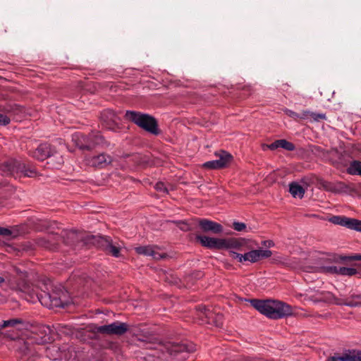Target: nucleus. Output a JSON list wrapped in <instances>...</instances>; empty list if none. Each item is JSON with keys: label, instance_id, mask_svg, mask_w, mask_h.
I'll list each match as a JSON object with an SVG mask.
<instances>
[{"label": "nucleus", "instance_id": "nucleus-1", "mask_svg": "<svg viewBox=\"0 0 361 361\" xmlns=\"http://www.w3.org/2000/svg\"><path fill=\"white\" fill-rule=\"evenodd\" d=\"M6 328H10L11 330L6 331L4 336L12 340L18 338L17 334H14V331L20 332L21 338L18 340V350L25 360H28L29 358L37 354V350L32 345H42L50 341L49 327L35 326L20 319L12 318L0 322V331Z\"/></svg>", "mask_w": 361, "mask_h": 361}, {"label": "nucleus", "instance_id": "nucleus-2", "mask_svg": "<svg viewBox=\"0 0 361 361\" xmlns=\"http://www.w3.org/2000/svg\"><path fill=\"white\" fill-rule=\"evenodd\" d=\"M250 303L260 313L270 319H280L293 314L291 307L279 300H251Z\"/></svg>", "mask_w": 361, "mask_h": 361}, {"label": "nucleus", "instance_id": "nucleus-3", "mask_svg": "<svg viewBox=\"0 0 361 361\" xmlns=\"http://www.w3.org/2000/svg\"><path fill=\"white\" fill-rule=\"evenodd\" d=\"M306 299L314 302L322 301L338 305H344L350 307H355L361 305V294H353L350 298L344 300L336 298L333 293L330 292H320L317 293L316 295L307 294Z\"/></svg>", "mask_w": 361, "mask_h": 361}, {"label": "nucleus", "instance_id": "nucleus-4", "mask_svg": "<svg viewBox=\"0 0 361 361\" xmlns=\"http://www.w3.org/2000/svg\"><path fill=\"white\" fill-rule=\"evenodd\" d=\"M146 348L154 350L156 352L153 354L154 356H157L159 358H164V356L161 355L167 353L169 355L173 357H177L179 354L192 351V348H189L185 344L167 343L165 344L161 343H152L147 342Z\"/></svg>", "mask_w": 361, "mask_h": 361}, {"label": "nucleus", "instance_id": "nucleus-5", "mask_svg": "<svg viewBox=\"0 0 361 361\" xmlns=\"http://www.w3.org/2000/svg\"><path fill=\"white\" fill-rule=\"evenodd\" d=\"M0 171L4 176L22 174L24 176L34 177L37 175L35 168L27 166L24 163L14 159H11L3 163L0 166Z\"/></svg>", "mask_w": 361, "mask_h": 361}, {"label": "nucleus", "instance_id": "nucleus-6", "mask_svg": "<svg viewBox=\"0 0 361 361\" xmlns=\"http://www.w3.org/2000/svg\"><path fill=\"white\" fill-rule=\"evenodd\" d=\"M125 117L134 122L138 126L153 134H157V125L155 119L147 115L137 111H127Z\"/></svg>", "mask_w": 361, "mask_h": 361}, {"label": "nucleus", "instance_id": "nucleus-7", "mask_svg": "<svg viewBox=\"0 0 361 361\" xmlns=\"http://www.w3.org/2000/svg\"><path fill=\"white\" fill-rule=\"evenodd\" d=\"M271 255V250L262 249L251 250L244 254H240L234 251L230 252V257L241 263L245 262L255 263L262 259L270 257Z\"/></svg>", "mask_w": 361, "mask_h": 361}, {"label": "nucleus", "instance_id": "nucleus-8", "mask_svg": "<svg viewBox=\"0 0 361 361\" xmlns=\"http://www.w3.org/2000/svg\"><path fill=\"white\" fill-rule=\"evenodd\" d=\"M221 249L228 250L231 251H247L252 249L250 240L243 238H222Z\"/></svg>", "mask_w": 361, "mask_h": 361}, {"label": "nucleus", "instance_id": "nucleus-9", "mask_svg": "<svg viewBox=\"0 0 361 361\" xmlns=\"http://www.w3.org/2000/svg\"><path fill=\"white\" fill-rule=\"evenodd\" d=\"M128 329V325L125 322H115L110 324L97 326L95 330L97 333L105 335H123Z\"/></svg>", "mask_w": 361, "mask_h": 361}, {"label": "nucleus", "instance_id": "nucleus-10", "mask_svg": "<svg viewBox=\"0 0 361 361\" xmlns=\"http://www.w3.org/2000/svg\"><path fill=\"white\" fill-rule=\"evenodd\" d=\"M102 245L104 250L109 255L115 257L121 256V252L124 248V245L121 241H113L109 237L102 238Z\"/></svg>", "mask_w": 361, "mask_h": 361}, {"label": "nucleus", "instance_id": "nucleus-11", "mask_svg": "<svg viewBox=\"0 0 361 361\" xmlns=\"http://www.w3.org/2000/svg\"><path fill=\"white\" fill-rule=\"evenodd\" d=\"M216 156L219 157L218 159L207 161L203 164V166L209 169H219L226 166L232 159V156L225 151L216 153Z\"/></svg>", "mask_w": 361, "mask_h": 361}, {"label": "nucleus", "instance_id": "nucleus-12", "mask_svg": "<svg viewBox=\"0 0 361 361\" xmlns=\"http://www.w3.org/2000/svg\"><path fill=\"white\" fill-rule=\"evenodd\" d=\"M135 251L139 255L149 256L154 259H160L166 257V254L162 252L161 249L157 246H140L135 247Z\"/></svg>", "mask_w": 361, "mask_h": 361}, {"label": "nucleus", "instance_id": "nucleus-13", "mask_svg": "<svg viewBox=\"0 0 361 361\" xmlns=\"http://www.w3.org/2000/svg\"><path fill=\"white\" fill-rule=\"evenodd\" d=\"M198 312L201 319L205 318L207 319V323L214 324L216 326H221L222 325L223 316L221 314L214 313L204 306L199 307Z\"/></svg>", "mask_w": 361, "mask_h": 361}, {"label": "nucleus", "instance_id": "nucleus-14", "mask_svg": "<svg viewBox=\"0 0 361 361\" xmlns=\"http://www.w3.org/2000/svg\"><path fill=\"white\" fill-rule=\"evenodd\" d=\"M86 164L92 167L104 168L111 163V158L105 154H100L86 159Z\"/></svg>", "mask_w": 361, "mask_h": 361}, {"label": "nucleus", "instance_id": "nucleus-15", "mask_svg": "<svg viewBox=\"0 0 361 361\" xmlns=\"http://www.w3.org/2000/svg\"><path fill=\"white\" fill-rule=\"evenodd\" d=\"M196 239L203 247H207L209 249L221 250L222 238L197 235Z\"/></svg>", "mask_w": 361, "mask_h": 361}, {"label": "nucleus", "instance_id": "nucleus-16", "mask_svg": "<svg viewBox=\"0 0 361 361\" xmlns=\"http://www.w3.org/2000/svg\"><path fill=\"white\" fill-rule=\"evenodd\" d=\"M199 226L203 232H211L214 234L223 232V227L221 224L206 219L199 220Z\"/></svg>", "mask_w": 361, "mask_h": 361}, {"label": "nucleus", "instance_id": "nucleus-17", "mask_svg": "<svg viewBox=\"0 0 361 361\" xmlns=\"http://www.w3.org/2000/svg\"><path fill=\"white\" fill-rule=\"evenodd\" d=\"M51 147L47 144L40 145L32 154V156L38 159L43 161L47 157L53 156Z\"/></svg>", "mask_w": 361, "mask_h": 361}, {"label": "nucleus", "instance_id": "nucleus-18", "mask_svg": "<svg viewBox=\"0 0 361 361\" xmlns=\"http://www.w3.org/2000/svg\"><path fill=\"white\" fill-rule=\"evenodd\" d=\"M307 189V184H300L298 182H292L289 184V192L294 198L302 199L305 190Z\"/></svg>", "mask_w": 361, "mask_h": 361}, {"label": "nucleus", "instance_id": "nucleus-19", "mask_svg": "<svg viewBox=\"0 0 361 361\" xmlns=\"http://www.w3.org/2000/svg\"><path fill=\"white\" fill-rule=\"evenodd\" d=\"M81 138L82 141L81 140L80 142L77 143V145L81 148V149H90L94 145H97L100 143V140L102 139L101 136L99 135H97L94 137V140H92V143H89L87 142V140H89L90 138L86 137L80 134H75L73 137V140L75 139H80Z\"/></svg>", "mask_w": 361, "mask_h": 361}, {"label": "nucleus", "instance_id": "nucleus-20", "mask_svg": "<svg viewBox=\"0 0 361 361\" xmlns=\"http://www.w3.org/2000/svg\"><path fill=\"white\" fill-rule=\"evenodd\" d=\"M9 286L11 288L23 293H31L30 285L25 281H21L18 283H14L13 281H9Z\"/></svg>", "mask_w": 361, "mask_h": 361}, {"label": "nucleus", "instance_id": "nucleus-21", "mask_svg": "<svg viewBox=\"0 0 361 361\" xmlns=\"http://www.w3.org/2000/svg\"><path fill=\"white\" fill-rule=\"evenodd\" d=\"M39 299L42 305H44L50 308L54 307H63V303L60 299L49 295H47L45 296V298H42L43 300H42L40 298Z\"/></svg>", "mask_w": 361, "mask_h": 361}, {"label": "nucleus", "instance_id": "nucleus-22", "mask_svg": "<svg viewBox=\"0 0 361 361\" xmlns=\"http://www.w3.org/2000/svg\"><path fill=\"white\" fill-rule=\"evenodd\" d=\"M101 118L103 121L106 122L107 125L117 123V116L111 110H106L102 113Z\"/></svg>", "mask_w": 361, "mask_h": 361}, {"label": "nucleus", "instance_id": "nucleus-23", "mask_svg": "<svg viewBox=\"0 0 361 361\" xmlns=\"http://www.w3.org/2000/svg\"><path fill=\"white\" fill-rule=\"evenodd\" d=\"M340 266L336 265H330V266H323L320 267L316 268V271L329 274H337L338 275V270Z\"/></svg>", "mask_w": 361, "mask_h": 361}, {"label": "nucleus", "instance_id": "nucleus-24", "mask_svg": "<svg viewBox=\"0 0 361 361\" xmlns=\"http://www.w3.org/2000/svg\"><path fill=\"white\" fill-rule=\"evenodd\" d=\"M347 171L351 175H359L361 174V161H352L347 169Z\"/></svg>", "mask_w": 361, "mask_h": 361}, {"label": "nucleus", "instance_id": "nucleus-25", "mask_svg": "<svg viewBox=\"0 0 361 361\" xmlns=\"http://www.w3.org/2000/svg\"><path fill=\"white\" fill-rule=\"evenodd\" d=\"M350 219L345 216H334L330 219V221L334 224L345 226L348 228Z\"/></svg>", "mask_w": 361, "mask_h": 361}, {"label": "nucleus", "instance_id": "nucleus-26", "mask_svg": "<svg viewBox=\"0 0 361 361\" xmlns=\"http://www.w3.org/2000/svg\"><path fill=\"white\" fill-rule=\"evenodd\" d=\"M357 273V269L354 268H349L345 267H340L338 270V275L352 276Z\"/></svg>", "mask_w": 361, "mask_h": 361}, {"label": "nucleus", "instance_id": "nucleus-27", "mask_svg": "<svg viewBox=\"0 0 361 361\" xmlns=\"http://www.w3.org/2000/svg\"><path fill=\"white\" fill-rule=\"evenodd\" d=\"M233 228L235 231H239V232H242V231L249 232L251 230L250 228L247 227L245 224L242 223V222H237V221L233 222Z\"/></svg>", "mask_w": 361, "mask_h": 361}, {"label": "nucleus", "instance_id": "nucleus-28", "mask_svg": "<svg viewBox=\"0 0 361 361\" xmlns=\"http://www.w3.org/2000/svg\"><path fill=\"white\" fill-rule=\"evenodd\" d=\"M279 145L280 147L285 149L288 151H293L295 149V145L290 142L287 141L286 140H279Z\"/></svg>", "mask_w": 361, "mask_h": 361}, {"label": "nucleus", "instance_id": "nucleus-29", "mask_svg": "<svg viewBox=\"0 0 361 361\" xmlns=\"http://www.w3.org/2000/svg\"><path fill=\"white\" fill-rule=\"evenodd\" d=\"M348 228L361 232V221L355 219H350Z\"/></svg>", "mask_w": 361, "mask_h": 361}, {"label": "nucleus", "instance_id": "nucleus-30", "mask_svg": "<svg viewBox=\"0 0 361 361\" xmlns=\"http://www.w3.org/2000/svg\"><path fill=\"white\" fill-rule=\"evenodd\" d=\"M346 361H361V352H353L345 355Z\"/></svg>", "mask_w": 361, "mask_h": 361}, {"label": "nucleus", "instance_id": "nucleus-31", "mask_svg": "<svg viewBox=\"0 0 361 361\" xmlns=\"http://www.w3.org/2000/svg\"><path fill=\"white\" fill-rule=\"evenodd\" d=\"M284 112L286 113V114L287 116H288L289 117H290V118H292L293 119H295V120L298 119V118H306V115H305V111H303L302 116H300L296 112H295V111H293L292 110L288 109H285Z\"/></svg>", "mask_w": 361, "mask_h": 361}, {"label": "nucleus", "instance_id": "nucleus-32", "mask_svg": "<svg viewBox=\"0 0 361 361\" xmlns=\"http://www.w3.org/2000/svg\"><path fill=\"white\" fill-rule=\"evenodd\" d=\"M305 113L306 117L310 115L314 119V121H316L321 120V119L322 120L326 119V115L324 114H316V113L310 112L309 111H305Z\"/></svg>", "mask_w": 361, "mask_h": 361}, {"label": "nucleus", "instance_id": "nucleus-33", "mask_svg": "<svg viewBox=\"0 0 361 361\" xmlns=\"http://www.w3.org/2000/svg\"><path fill=\"white\" fill-rule=\"evenodd\" d=\"M154 188L156 189V190H157L158 192H163V193H168L169 192V189L165 185V184L162 182H158L155 184L154 185Z\"/></svg>", "mask_w": 361, "mask_h": 361}, {"label": "nucleus", "instance_id": "nucleus-34", "mask_svg": "<svg viewBox=\"0 0 361 361\" xmlns=\"http://www.w3.org/2000/svg\"><path fill=\"white\" fill-rule=\"evenodd\" d=\"M279 140H276L274 142L270 144V145H263V149H269L271 150H274L279 147H280V145H279Z\"/></svg>", "mask_w": 361, "mask_h": 361}, {"label": "nucleus", "instance_id": "nucleus-35", "mask_svg": "<svg viewBox=\"0 0 361 361\" xmlns=\"http://www.w3.org/2000/svg\"><path fill=\"white\" fill-rule=\"evenodd\" d=\"M10 123V118L4 114H0V125L6 126Z\"/></svg>", "mask_w": 361, "mask_h": 361}, {"label": "nucleus", "instance_id": "nucleus-36", "mask_svg": "<svg viewBox=\"0 0 361 361\" xmlns=\"http://www.w3.org/2000/svg\"><path fill=\"white\" fill-rule=\"evenodd\" d=\"M342 259L350 260V261L361 260V255H353V256H350V257H342Z\"/></svg>", "mask_w": 361, "mask_h": 361}, {"label": "nucleus", "instance_id": "nucleus-37", "mask_svg": "<svg viewBox=\"0 0 361 361\" xmlns=\"http://www.w3.org/2000/svg\"><path fill=\"white\" fill-rule=\"evenodd\" d=\"M11 234V231L6 228L0 227V235L9 236Z\"/></svg>", "mask_w": 361, "mask_h": 361}, {"label": "nucleus", "instance_id": "nucleus-38", "mask_svg": "<svg viewBox=\"0 0 361 361\" xmlns=\"http://www.w3.org/2000/svg\"><path fill=\"white\" fill-rule=\"evenodd\" d=\"M326 361H346L345 355L344 356H341V357L333 356V357L328 358Z\"/></svg>", "mask_w": 361, "mask_h": 361}, {"label": "nucleus", "instance_id": "nucleus-39", "mask_svg": "<svg viewBox=\"0 0 361 361\" xmlns=\"http://www.w3.org/2000/svg\"><path fill=\"white\" fill-rule=\"evenodd\" d=\"M56 159H57V160H58L57 166H61V164L63 163V159H62V157H61V156H59H59L56 157Z\"/></svg>", "mask_w": 361, "mask_h": 361}, {"label": "nucleus", "instance_id": "nucleus-40", "mask_svg": "<svg viewBox=\"0 0 361 361\" xmlns=\"http://www.w3.org/2000/svg\"><path fill=\"white\" fill-rule=\"evenodd\" d=\"M180 228L182 230L187 231L188 229V227L185 224L183 223L182 226H180Z\"/></svg>", "mask_w": 361, "mask_h": 361}, {"label": "nucleus", "instance_id": "nucleus-41", "mask_svg": "<svg viewBox=\"0 0 361 361\" xmlns=\"http://www.w3.org/2000/svg\"><path fill=\"white\" fill-rule=\"evenodd\" d=\"M4 281L5 279L3 277L0 276V283H4Z\"/></svg>", "mask_w": 361, "mask_h": 361}, {"label": "nucleus", "instance_id": "nucleus-42", "mask_svg": "<svg viewBox=\"0 0 361 361\" xmlns=\"http://www.w3.org/2000/svg\"><path fill=\"white\" fill-rule=\"evenodd\" d=\"M272 244V243L269 242V245L270 246Z\"/></svg>", "mask_w": 361, "mask_h": 361}]
</instances>
